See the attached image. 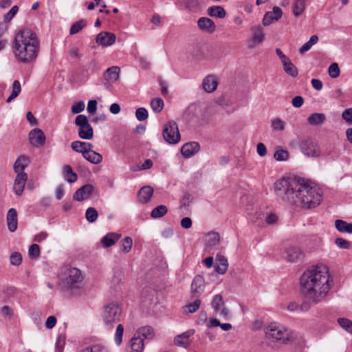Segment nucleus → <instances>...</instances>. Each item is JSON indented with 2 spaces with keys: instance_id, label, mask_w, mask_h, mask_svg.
<instances>
[{
  "instance_id": "nucleus-1",
  "label": "nucleus",
  "mask_w": 352,
  "mask_h": 352,
  "mask_svg": "<svg viewBox=\"0 0 352 352\" xmlns=\"http://www.w3.org/2000/svg\"><path fill=\"white\" fill-rule=\"evenodd\" d=\"M330 274L326 265L312 266L302 274L300 283L302 295L313 305L322 302L330 288Z\"/></svg>"
},
{
  "instance_id": "nucleus-2",
  "label": "nucleus",
  "mask_w": 352,
  "mask_h": 352,
  "mask_svg": "<svg viewBox=\"0 0 352 352\" xmlns=\"http://www.w3.org/2000/svg\"><path fill=\"white\" fill-rule=\"evenodd\" d=\"M40 52V41L36 34L30 29L21 30L15 36L13 52L17 60L23 64L34 63Z\"/></svg>"
},
{
  "instance_id": "nucleus-3",
  "label": "nucleus",
  "mask_w": 352,
  "mask_h": 352,
  "mask_svg": "<svg viewBox=\"0 0 352 352\" xmlns=\"http://www.w3.org/2000/svg\"><path fill=\"white\" fill-rule=\"evenodd\" d=\"M321 201L322 193L318 187L308 182H298L294 205L311 209L320 205Z\"/></svg>"
},
{
  "instance_id": "nucleus-4",
  "label": "nucleus",
  "mask_w": 352,
  "mask_h": 352,
  "mask_svg": "<svg viewBox=\"0 0 352 352\" xmlns=\"http://www.w3.org/2000/svg\"><path fill=\"white\" fill-rule=\"evenodd\" d=\"M298 184V182L283 177L274 183L275 193L283 201L294 205Z\"/></svg>"
},
{
  "instance_id": "nucleus-5",
  "label": "nucleus",
  "mask_w": 352,
  "mask_h": 352,
  "mask_svg": "<svg viewBox=\"0 0 352 352\" xmlns=\"http://www.w3.org/2000/svg\"><path fill=\"white\" fill-rule=\"evenodd\" d=\"M84 277L81 271L76 267L68 269L63 281L65 289L72 295L79 296L83 292Z\"/></svg>"
},
{
  "instance_id": "nucleus-6",
  "label": "nucleus",
  "mask_w": 352,
  "mask_h": 352,
  "mask_svg": "<svg viewBox=\"0 0 352 352\" xmlns=\"http://www.w3.org/2000/svg\"><path fill=\"white\" fill-rule=\"evenodd\" d=\"M265 333L269 340L280 344L289 342L293 337L292 333L289 329L276 323H271L267 326Z\"/></svg>"
},
{
  "instance_id": "nucleus-7",
  "label": "nucleus",
  "mask_w": 352,
  "mask_h": 352,
  "mask_svg": "<svg viewBox=\"0 0 352 352\" xmlns=\"http://www.w3.org/2000/svg\"><path fill=\"white\" fill-rule=\"evenodd\" d=\"M122 309L116 302H111L106 305L102 314V318L107 327L112 328L115 323L121 320Z\"/></svg>"
},
{
  "instance_id": "nucleus-8",
  "label": "nucleus",
  "mask_w": 352,
  "mask_h": 352,
  "mask_svg": "<svg viewBox=\"0 0 352 352\" xmlns=\"http://www.w3.org/2000/svg\"><path fill=\"white\" fill-rule=\"evenodd\" d=\"M74 124L78 127V136L83 140H91L94 137V130L87 116L80 114L76 116Z\"/></svg>"
},
{
  "instance_id": "nucleus-9",
  "label": "nucleus",
  "mask_w": 352,
  "mask_h": 352,
  "mask_svg": "<svg viewBox=\"0 0 352 352\" xmlns=\"http://www.w3.org/2000/svg\"><path fill=\"white\" fill-rule=\"evenodd\" d=\"M301 152L307 157H318L321 154V150L318 143L311 138H303L299 142Z\"/></svg>"
},
{
  "instance_id": "nucleus-10",
  "label": "nucleus",
  "mask_w": 352,
  "mask_h": 352,
  "mask_svg": "<svg viewBox=\"0 0 352 352\" xmlns=\"http://www.w3.org/2000/svg\"><path fill=\"white\" fill-rule=\"evenodd\" d=\"M162 135L164 140L171 144H177L180 140V133L176 122L169 121L164 126Z\"/></svg>"
},
{
  "instance_id": "nucleus-11",
  "label": "nucleus",
  "mask_w": 352,
  "mask_h": 352,
  "mask_svg": "<svg viewBox=\"0 0 352 352\" xmlns=\"http://www.w3.org/2000/svg\"><path fill=\"white\" fill-rule=\"evenodd\" d=\"M211 305L216 314H219L225 318H227L229 316L230 311L225 307L223 296L221 295H215L212 300Z\"/></svg>"
},
{
  "instance_id": "nucleus-12",
  "label": "nucleus",
  "mask_w": 352,
  "mask_h": 352,
  "mask_svg": "<svg viewBox=\"0 0 352 352\" xmlns=\"http://www.w3.org/2000/svg\"><path fill=\"white\" fill-rule=\"evenodd\" d=\"M204 289V278L200 275H197L191 283L190 298H199Z\"/></svg>"
},
{
  "instance_id": "nucleus-13",
  "label": "nucleus",
  "mask_w": 352,
  "mask_h": 352,
  "mask_svg": "<svg viewBox=\"0 0 352 352\" xmlns=\"http://www.w3.org/2000/svg\"><path fill=\"white\" fill-rule=\"evenodd\" d=\"M252 36L249 42L248 47L252 49L257 45L261 44L265 39V33L261 25L253 26L251 28Z\"/></svg>"
},
{
  "instance_id": "nucleus-14",
  "label": "nucleus",
  "mask_w": 352,
  "mask_h": 352,
  "mask_svg": "<svg viewBox=\"0 0 352 352\" xmlns=\"http://www.w3.org/2000/svg\"><path fill=\"white\" fill-rule=\"evenodd\" d=\"M116 36L109 32H101L96 38V43L102 47L112 45L116 42Z\"/></svg>"
},
{
  "instance_id": "nucleus-15",
  "label": "nucleus",
  "mask_w": 352,
  "mask_h": 352,
  "mask_svg": "<svg viewBox=\"0 0 352 352\" xmlns=\"http://www.w3.org/2000/svg\"><path fill=\"white\" fill-rule=\"evenodd\" d=\"M29 140L32 145L41 146L45 142V135L41 129L36 128L30 132Z\"/></svg>"
},
{
  "instance_id": "nucleus-16",
  "label": "nucleus",
  "mask_w": 352,
  "mask_h": 352,
  "mask_svg": "<svg viewBox=\"0 0 352 352\" xmlns=\"http://www.w3.org/2000/svg\"><path fill=\"white\" fill-rule=\"evenodd\" d=\"M94 192V186L86 184L78 188L74 194L73 199L78 201H82L90 197Z\"/></svg>"
},
{
  "instance_id": "nucleus-17",
  "label": "nucleus",
  "mask_w": 352,
  "mask_h": 352,
  "mask_svg": "<svg viewBox=\"0 0 352 352\" xmlns=\"http://www.w3.org/2000/svg\"><path fill=\"white\" fill-rule=\"evenodd\" d=\"M283 16V11L280 8L274 6L273 10L267 12L263 19V25L264 26L270 25L274 21L279 20Z\"/></svg>"
},
{
  "instance_id": "nucleus-18",
  "label": "nucleus",
  "mask_w": 352,
  "mask_h": 352,
  "mask_svg": "<svg viewBox=\"0 0 352 352\" xmlns=\"http://www.w3.org/2000/svg\"><path fill=\"white\" fill-rule=\"evenodd\" d=\"M16 177L14 183V190L17 195H21L24 190L28 175L25 172L16 173Z\"/></svg>"
},
{
  "instance_id": "nucleus-19",
  "label": "nucleus",
  "mask_w": 352,
  "mask_h": 352,
  "mask_svg": "<svg viewBox=\"0 0 352 352\" xmlns=\"http://www.w3.org/2000/svg\"><path fill=\"white\" fill-rule=\"evenodd\" d=\"M198 28L206 32L213 33L216 30V25L214 21L208 17H201L197 21Z\"/></svg>"
},
{
  "instance_id": "nucleus-20",
  "label": "nucleus",
  "mask_w": 352,
  "mask_h": 352,
  "mask_svg": "<svg viewBox=\"0 0 352 352\" xmlns=\"http://www.w3.org/2000/svg\"><path fill=\"white\" fill-rule=\"evenodd\" d=\"M6 223L8 230L11 232H14L17 229L18 218L17 212L14 208H10L8 210L6 216Z\"/></svg>"
},
{
  "instance_id": "nucleus-21",
  "label": "nucleus",
  "mask_w": 352,
  "mask_h": 352,
  "mask_svg": "<svg viewBox=\"0 0 352 352\" xmlns=\"http://www.w3.org/2000/svg\"><path fill=\"white\" fill-rule=\"evenodd\" d=\"M144 348V340L140 336L135 335L129 341L127 348L128 352H143Z\"/></svg>"
},
{
  "instance_id": "nucleus-22",
  "label": "nucleus",
  "mask_w": 352,
  "mask_h": 352,
  "mask_svg": "<svg viewBox=\"0 0 352 352\" xmlns=\"http://www.w3.org/2000/svg\"><path fill=\"white\" fill-rule=\"evenodd\" d=\"M199 144L195 142H188L184 144L181 148V153L185 157H190L199 150Z\"/></svg>"
},
{
  "instance_id": "nucleus-23",
  "label": "nucleus",
  "mask_w": 352,
  "mask_h": 352,
  "mask_svg": "<svg viewBox=\"0 0 352 352\" xmlns=\"http://www.w3.org/2000/svg\"><path fill=\"white\" fill-rule=\"evenodd\" d=\"M217 78L212 75L206 77L202 82L204 89L208 93H211L215 91L217 87Z\"/></svg>"
},
{
  "instance_id": "nucleus-24",
  "label": "nucleus",
  "mask_w": 352,
  "mask_h": 352,
  "mask_svg": "<svg viewBox=\"0 0 352 352\" xmlns=\"http://www.w3.org/2000/svg\"><path fill=\"white\" fill-rule=\"evenodd\" d=\"M153 188L149 186L142 187L138 193L139 201L142 204L148 202L153 194Z\"/></svg>"
},
{
  "instance_id": "nucleus-25",
  "label": "nucleus",
  "mask_w": 352,
  "mask_h": 352,
  "mask_svg": "<svg viewBox=\"0 0 352 352\" xmlns=\"http://www.w3.org/2000/svg\"><path fill=\"white\" fill-rule=\"evenodd\" d=\"M121 235L114 232L107 234L102 239L101 244L104 248H109L114 245L120 238Z\"/></svg>"
},
{
  "instance_id": "nucleus-26",
  "label": "nucleus",
  "mask_w": 352,
  "mask_h": 352,
  "mask_svg": "<svg viewBox=\"0 0 352 352\" xmlns=\"http://www.w3.org/2000/svg\"><path fill=\"white\" fill-rule=\"evenodd\" d=\"M206 12L208 15L211 17L223 19L226 16V10L220 6H210L207 9Z\"/></svg>"
},
{
  "instance_id": "nucleus-27",
  "label": "nucleus",
  "mask_w": 352,
  "mask_h": 352,
  "mask_svg": "<svg viewBox=\"0 0 352 352\" xmlns=\"http://www.w3.org/2000/svg\"><path fill=\"white\" fill-rule=\"evenodd\" d=\"M287 260L290 262H296L303 257L302 251L296 247H291L287 250Z\"/></svg>"
},
{
  "instance_id": "nucleus-28",
  "label": "nucleus",
  "mask_w": 352,
  "mask_h": 352,
  "mask_svg": "<svg viewBox=\"0 0 352 352\" xmlns=\"http://www.w3.org/2000/svg\"><path fill=\"white\" fill-rule=\"evenodd\" d=\"M120 67L118 66H113L108 68L104 74V78L111 82H115L119 78Z\"/></svg>"
},
{
  "instance_id": "nucleus-29",
  "label": "nucleus",
  "mask_w": 352,
  "mask_h": 352,
  "mask_svg": "<svg viewBox=\"0 0 352 352\" xmlns=\"http://www.w3.org/2000/svg\"><path fill=\"white\" fill-rule=\"evenodd\" d=\"M217 261L216 272L220 274H225L228 267L227 258L224 256L218 254L217 256Z\"/></svg>"
},
{
  "instance_id": "nucleus-30",
  "label": "nucleus",
  "mask_w": 352,
  "mask_h": 352,
  "mask_svg": "<svg viewBox=\"0 0 352 352\" xmlns=\"http://www.w3.org/2000/svg\"><path fill=\"white\" fill-rule=\"evenodd\" d=\"M335 226L337 230L342 233H352V223H347L341 219H337L335 221Z\"/></svg>"
},
{
  "instance_id": "nucleus-31",
  "label": "nucleus",
  "mask_w": 352,
  "mask_h": 352,
  "mask_svg": "<svg viewBox=\"0 0 352 352\" xmlns=\"http://www.w3.org/2000/svg\"><path fill=\"white\" fill-rule=\"evenodd\" d=\"M325 120L326 116L324 114L314 113L308 117L307 122L310 125L316 126L322 124Z\"/></svg>"
},
{
  "instance_id": "nucleus-32",
  "label": "nucleus",
  "mask_w": 352,
  "mask_h": 352,
  "mask_svg": "<svg viewBox=\"0 0 352 352\" xmlns=\"http://www.w3.org/2000/svg\"><path fill=\"white\" fill-rule=\"evenodd\" d=\"M28 158L25 155L19 156L14 164V170L15 173L23 172L25 168L28 166Z\"/></svg>"
},
{
  "instance_id": "nucleus-33",
  "label": "nucleus",
  "mask_w": 352,
  "mask_h": 352,
  "mask_svg": "<svg viewBox=\"0 0 352 352\" xmlns=\"http://www.w3.org/2000/svg\"><path fill=\"white\" fill-rule=\"evenodd\" d=\"M195 300L185 306H184V311L185 313L192 314L197 311L201 305V300L199 298H191Z\"/></svg>"
},
{
  "instance_id": "nucleus-34",
  "label": "nucleus",
  "mask_w": 352,
  "mask_h": 352,
  "mask_svg": "<svg viewBox=\"0 0 352 352\" xmlns=\"http://www.w3.org/2000/svg\"><path fill=\"white\" fill-rule=\"evenodd\" d=\"M63 169L65 178L69 183H73L77 180L78 175L76 173L73 172L72 168L69 165H65Z\"/></svg>"
},
{
  "instance_id": "nucleus-35",
  "label": "nucleus",
  "mask_w": 352,
  "mask_h": 352,
  "mask_svg": "<svg viewBox=\"0 0 352 352\" xmlns=\"http://www.w3.org/2000/svg\"><path fill=\"white\" fill-rule=\"evenodd\" d=\"M289 157V152L281 148L280 146H276V151L274 153V158L276 161H286Z\"/></svg>"
},
{
  "instance_id": "nucleus-36",
  "label": "nucleus",
  "mask_w": 352,
  "mask_h": 352,
  "mask_svg": "<svg viewBox=\"0 0 352 352\" xmlns=\"http://www.w3.org/2000/svg\"><path fill=\"white\" fill-rule=\"evenodd\" d=\"M305 10V0H296L294 5L292 12L295 16H300Z\"/></svg>"
},
{
  "instance_id": "nucleus-37",
  "label": "nucleus",
  "mask_w": 352,
  "mask_h": 352,
  "mask_svg": "<svg viewBox=\"0 0 352 352\" xmlns=\"http://www.w3.org/2000/svg\"><path fill=\"white\" fill-rule=\"evenodd\" d=\"M138 336H142L146 339H153L155 336L153 329L150 326L140 328L138 331Z\"/></svg>"
},
{
  "instance_id": "nucleus-38",
  "label": "nucleus",
  "mask_w": 352,
  "mask_h": 352,
  "mask_svg": "<svg viewBox=\"0 0 352 352\" xmlns=\"http://www.w3.org/2000/svg\"><path fill=\"white\" fill-rule=\"evenodd\" d=\"M82 157L86 160L94 164H100L102 160V156L99 153H97L96 151L88 153L86 155H82Z\"/></svg>"
},
{
  "instance_id": "nucleus-39",
  "label": "nucleus",
  "mask_w": 352,
  "mask_h": 352,
  "mask_svg": "<svg viewBox=\"0 0 352 352\" xmlns=\"http://www.w3.org/2000/svg\"><path fill=\"white\" fill-rule=\"evenodd\" d=\"M318 41V36L317 35H313L310 37L309 40L306 42L300 49L299 53L303 54L309 51L311 47Z\"/></svg>"
},
{
  "instance_id": "nucleus-40",
  "label": "nucleus",
  "mask_w": 352,
  "mask_h": 352,
  "mask_svg": "<svg viewBox=\"0 0 352 352\" xmlns=\"http://www.w3.org/2000/svg\"><path fill=\"white\" fill-rule=\"evenodd\" d=\"M87 22L85 19H80L74 23L70 28L69 33L70 34H76L78 33L81 30L87 26Z\"/></svg>"
},
{
  "instance_id": "nucleus-41",
  "label": "nucleus",
  "mask_w": 352,
  "mask_h": 352,
  "mask_svg": "<svg viewBox=\"0 0 352 352\" xmlns=\"http://www.w3.org/2000/svg\"><path fill=\"white\" fill-rule=\"evenodd\" d=\"M167 212L168 209L166 206L160 205L152 210L151 216L153 219L160 218L164 216Z\"/></svg>"
},
{
  "instance_id": "nucleus-42",
  "label": "nucleus",
  "mask_w": 352,
  "mask_h": 352,
  "mask_svg": "<svg viewBox=\"0 0 352 352\" xmlns=\"http://www.w3.org/2000/svg\"><path fill=\"white\" fill-rule=\"evenodd\" d=\"M21 91V84L19 80H14L12 84V91L10 96L7 98L6 102H10L13 99L16 98Z\"/></svg>"
},
{
  "instance_id": "nucleus-43",
  "label": "nucleus",
  "mask_w": 352,
  "mask_h": 352,
  "mask_svg": "<svg viewBox=\"0 0 352 352\" xmlns=\"http://www.w3.org/2000/svg\"><path fill=\"white\" fill-rule=\"evenodd\" d=\"M151 106L153 111L160 113L164 107V101L160 98H153L151 102Z\"/></svg>"
},
{
  "instance_id": "nucleus-44",
  "label": "nucleus",
  "mask_w": 352,
  "mask_h": 352,
  "mask_svg": "<svg viewBox=\"0 0 352 352\" xmlns=\"http://www.w3.org/2000/svg\"><path fill=\"white\" fill-rule=\"evenodd\" d=\"M338 323L344 330L352 334V321L346 318H339Z\"/></svg>"
},
{
  "instance_id": "nucleus-45",
  "label": "nucleus",
  "mask_w": 352,
  "mask_h": 352,
  "mask_svg": "<svg viewBox=\"0 0 352 352\" xmlns=\"http://www.w3.org/2000/svg\"><path fill=\"white\" fill-rule=\"evenodd\" d=\"M98 217V213L94 208L90 207L87 209L85 217L87 221L89 223H94L97 220Z\"/></svg>"
},
{
  "instance_id": "nucleus-46",
  "label": "nucleus",
  "mask_w": 352,
  "mask_h": 352,
  "mask_svg": "<svg viewBox=\"0 0 352 352\" xmlns=\"http://www.w3.org/2000/svg\"><path fill=\"white\" fill-rule=\"evenodd\" d=\"M124 333V327L122 324H119L116 330L115 333V342L118 346H120L122 343V336Z\"/></svg>"
},
{
  "instance_id": "nucleus-47",
  "label": "nucleus",
  "mask_w": 352,
  "mask_h": 352,
  "mask_svg": "<svg viewBox=\"0 0 352 352\" xmlns=\"http://www.w3.org/2000/svg\"><path fill=\"white\" fill-rule=\"evenodd\" d=\"M283 69L287 74L292 77H296L298 76V69L292 61L285 65Z\"/></svg>"
},
{
  "instance_id": "nucleus-48",
  "label": "nucleus",
  "mask_w": 352,
  "mask_h": 352,
  "mask_svg": "<svg viewBox=\"0 0 352 352\" xmlns=\"http://www.w3.org/2000/svg\"><path fill=\"white\" fill-rule=\"evenodd\" d=\"M329 75L332 78H336L340 76V70L338 64L336 63H331L328 69Z\"/></svg>"
},
{
  "instance_id": "nucleus-49",
  "label": "nucleus",
  "mask_w": 352,
  "mask_h": 352,
  "mask_svg": "<svg viewBox=\"0 0 352 352\" xmlns=\"http://www.w3.org/2000/svg\"><path fill=\"white\" fill-rule=\"evenodd\" d=\"M81 352H109L108 350L104 346L100 344H94L90 346H88L83 350L81 351Z\"/></svg>"
},
{
  "instance_id": "nucleus-50",
  "label": "nucleus",
  "mask_w": 352,
  "mask_h": 352,
  "mask_svg": "<svg viewBox=\"0 0 352 352\" xmlns=\"http://www.w3.org/2000/svg\"><path fill=\"white\" fill-rule=\"evenodd\" d=\"M28 255L31 258H37L40 256V248L37 244H32L28 250Z\"/></svg>"
},
{
  "instance_id": "nucleus-51",
  "label": "nucleus",
  "mask_w": 352,
  "mask_h": 352,
  "mask_svg": "<svg viewBox=\"0 0 352 352\" xmlns=\"http://www.w3.org/2000/svg\"><path fill=\"white\" fill-rule=\"evenodd\" d=\"M219 240L220 236L217 232H210L208 234V243L210 246L219 244Z\"/></svg>"
},
{
  "instance_id": "nucleus-52",
  "label": "nucleus",
  "mask_w": 352,
  "mask_h": 352,
  "mask_svg": "<svg viewBox=\"0 0 352 352\" xmlns=\"http://www.w3.org/2000/svg\"><path fill=\"white\" fill-rule=\"evenodd\" d=\"M135 116L138 120L144 121L148 118V113L145 108L140 107L135 111Z\"/></svg>"
},
{
  "instance_id": "nucleus-53",
  "label": "nucleus",
  "mask_w": 352,
  "mask_h": 352,
  "mask_svg": "<svg viewBox=\"0 0 352 352\" xmlns=\"http://www.w3.org/2000/svg\"><path fill=\"white\" fill-rule=\"evenodd\" d=\"M85 142L76 140L72 142L71 148L74 151L82 154L83 150L85 149Z\"/></svg>"
},
{
  "instance_id": "nucleus-54",
  "label": "nucleus",
  "mask_w": 352,
  "mask_h": 352,
  "mask_svg": "<svg viewBox=\"0 0 352 352\" xmlns=\"http://www.w3.org/2000/svg\"><path fill=\"white\" fill-rule=\"evenodd\" d=\"M133 240L130 236H126L122 244V251L125 253H128L132 248Z\"/></svg>"
},
{
  "instance_id": "nucleus-55",
  "label": "nucleus",
  "mask_w": 352,
  "mask_h": 352,
  "mask_svg": "<svg viewBox=\"0 0 352 352\" xmlns=\"http://www.w3.org/2000/svg\"><path fill=\"white\" fill-rule=\"evenodd\" d=\"M285 122L280 118H276L272 122V127L275 131H283L285 129Z\"/></svg>"
},
{
  "instance_id": "nucleus-56",
  "label": "nucleus",
  "mask_w": 352,
  "mask_h": 352,
  "mask_svg": "<svg viewBox=\"0 0 352 352\" xmlns=\"http://www.w3.org/2000/svg\"><path fill=\"white\" fill-rule=\"evenodd\" d=\"M10 263L13 265L18 266L21 263L22 256L19 252H13L10 256Z\"/></svg>"
},
{
  "instance_id": "nucleus-57",
  "label": "nucleus",
  "mask_w": 352,
  "mask_h": 352,
  "mask_svg": "<svg viewBox=\"0 0 352 352\" xmlns=\"http://www.w3.org/2000/svg\"><path fill=\"white\" fill-rule=\"evenodd\" d=\"M342 118L349 124H352V108L345 109L342 113Z\"/></svg>"
},
{
  "instance_id": "nucleus-58",
  "label": "nucleus",
  "mask_w": 352,
  "mask_h": 352,
  "mask_svg": "<svg viewBox=\"0 0 352 352\" xmlns=\"http://www.w3.org/2000/svg\"><path fill=\"white\" fill-rule=\"evenodd\" d=\"M336 244L341 249H349L351 246V243L342 238H336L335 240Z\"/></svg>"
},
{
  "instance_id": "nucleus-59",
  "label": "nucleus",
  "mask_w": 352,
  "mask_h": 352,
  "mask_svg": "<svg viewBox=\"0 0 352 352\" xmlns=\"http://www.w3.org/2000/svg\"><path fill=\"white\" fill-rule=\"evenodd\" d=\"M85 103L82 101H79L72 106V112L73 113H80L85 109Z\"/></svg>"
},
{
  "instance_id": "nucleus-60",
  "label": "nucleus",
  "mask_w": 352,
  "mask_h": 352,
  "mask_svg": "<svg viewBox=\"0 0 352 352\" xmlns=\"http://www.w3.org/2000/svg\"><path fill=\"white\" fill-rule=\"evenodd\" d=\"M304 103V98L300 96H297L293 98L292 100V105L296 108H300Z\"/></svg>"
},
{
  "instance_id": "nucleus-61",
  "label": "nucleus",
  "mask_w": 352,
  "mask_h": 352,
  "mask_svg": "<svg viewBox=\"0 0 352 352\" xmlns=\"http://www.w3.org/2000/svg\"><path fill=\"white\" fill-rule=\"evenodd\" d=\"M97 109V101L96 100H89L87 104L88 113L93 114L96 111Z\"/></svg>"
},
{
  "instance_id": "nucleus-62",
  "label": "nucleus",
  "mask_w": 352,
  "mask_h": 352,
  "mask_svg": "<svg viewBox=\"0 0 352 352\" xmlns=\"http://www.w3.org/2000/svg\"><path fill=\"white\" fill-rule=\"evenodd\" d=\"M256 151L258 155L263 157L267 154V148L263 143H258L256 146Z\"/></svg>"
},
{
  "instance_id": "nucleus-63",
  "label": "nucleus",
  "mask_w": 352,
  "mask_h": 352,
  "mask_svg": "<svg viewBox=\"0 0 352 352\" xmlns=\"http://www.w3.org/2000/svg\"><path fill=\"white\" fill-rule=\"evenodd\" d=\"M174 342L179 346L186 347L188 344V342L184 340L182 336H177L175 338Z\"/></svg>"
},
{
  "instance_id": "nucleus-64",
  "label": "nucleus",
  "mask_w": 352,
  "mask_h": 352,
  "mask_svg": "<svg viewBox=\"0 0 352 352\" xmlns=\"http://www.w3.org/2000/svg\"><path fill=\"white\" fill-rule=\"evenodd\" d=\"M56 323V318L54 316H50L47 318L46 322H45V327L47 329H52L53 328Z\"/></svg>"
}]
</instances>
